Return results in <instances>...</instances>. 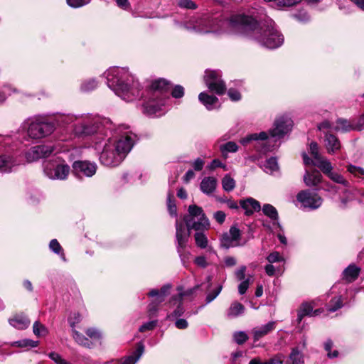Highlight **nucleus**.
<instances>
[{
	"label": "nucleus",
	"instance_id": "20e7f679",
	"mask_svg": "<svg viewBox=\"0 0 364 364\" xmlns=\"http://www.w3.org/2000/svg\"><path fill=\"white\" fill-rule=\"evenodd\" d=\"M62 121L66 124H73V130L75 134L79 136H90L97 133L94 139L96 149L100 148L102 141L105 140L104 137H101V135L107 136V134L104 133V122H105V120H102L98 117H94L88 114L79 116L68 114L63 116ZM106 122L107 123V121Z\"/></svg>",
	"mask_w": 364,
	"mask_h": 364
},
{
	"label": "nucleus",
	"instance_id": "473e14b6",
	"mask_svg": "<svg viewBox=\"0 0 364 364\" xmlns=\"http://www.w3.org/2000/svg\"><path fill=\"white\" fill-rule=\"evenodd\" d=\"M72 332L74 340L79 345L88 348L92 346V342L89 338L85 337L83 334L80 333L75 329H73Z\"/></svg>",
	"mask_w": 364,
	"mask_h": 364
},
{
	"label": "nucleus",
	"instance_id": "37998d69",
	"mask_svg": "<svg viewBox=\"0 0 364 364\" xmlns=\"http://www.w3.org/2000/svg\"><path fill=\"white\" fill-rule=\"evenodd\" d=\"M33 331L38 337L46 336L48 333V328L39 321H36L33 323Z\"/></svg>",
	"mask_w": 364,
	"mask_h": 364
},
{
	"label": "nucleus",
	"instance_id": "e2e57ef3",
	"mask_svg": "<svg viewBox=\"0 0 364 364\" xmlns=\"http://www.w3.org/2000/svg\"><path fill=\"white\" fill-rule=\"evenodd\" d=\"M285 359V355L282 353H277L270 358L269 360L270 364H283Z\"/></svg>",
	"mask_w": 364,
	"mask_h": 364
},
{
	"label": "nucleus",
	"instance_id": "f257e3e1",
	"mask_svg": "<svg viewBox=\"0 0 364 364\" xmlns=\"http://www.w3.org/2000/svg\"><path fill=\"white\" fill-rule=\"evenodd\" d=\"M183 26L199 33L221 31L225 26H228L236 33L249 35L253 32L258 43L269 49L277 48L284 43L283 36L276 28L271 18L264 20V23L259 28L257 21L249 16L235 15L230 20H223L219 16L203 15L199 18L191 19Z\"/></svg>",
	"mask_w": 364,
	"mask_h": 364
},
{
	"label": "nucleus",
	"instance_id": "39448f33",
	"mask_svg": "<svg viewBox=\"0 0 364 364\" xmlns=\"http://www.w3.org/2000/svg\"><path fill=\"white\" fill-rule=\"evenodd\" d=\"M170 82L164 79H159L152 82L149 92L151 94L144 104V111L149 115L156 114L166 105L169 99L168 92L171 89Z\"/></svg>",
	"mask_w": 364,
	"mask_h": 364
},
{
	"label": "nucleus",
	"instance_id": "338daca9",
	"mask_svg": "<svg viewBox=\"0 0 364 364\" xmlns=\"http://www.w3.org/2000/svg\"><path fill=\"white\" fill-rule=\"evenodd\" d=\"M318 129L320 131H323L326 134V133H329L328 132L332 129V127L331 123L328 121H324L318 126Z\"/></svg>",
	"mask_w": 364,
	"mask_h": 364
},
{
	"label": "nucleus",
	"instance_id": "cd10ccee",
	"mask_svg": "<svg viewBox=\"0 0 364 364\" xmlns=\"http://www.w3.org/2000/svg\"><path fill=\"white\" fill-rule=\"evenodd\" d=\"M245 311L244 306L240 302L235 301L232 303L229 309L227 310V316L229 318H235L242 315Z\"/></svg>",
	"mask_w": 364,
	"mask_h": 364
},
{
	"label": "nucleus",
	"instance_id": "bb28decb",
	"mask_svg": "<svg viewBox=\"0 0 364 364\" xmlns=\"http://www.w3.org/2000/svg\"><path fill=\"white\" fill-rule=\"evenodd\" d=\"M263 213L269 218L272 221L274 225H277L280 229H282V226L279 223V215L277 209L270 204H264L262 207Z\"/></svg>",
	"mask_w": 364,
	"mask_h": 364
},
{
	"label": "nucleus",
	"instance_id": "4be33fe9",
	"mask_svg": "<svg viewBox=\"0 0 364 364\" xmlns=\"http://www.w3.org/2000/svg\"><path fill=\"white\" fill-rule=\"evenodd\" d=\"M218 184L217 179L213 176L205 177L200 182V191L207 195H210L215 191Z\"/></svg>",
	"mask_w": 364,
	"mask_h": 364
},
{
	"label": "nucleus",
	"instance_id": "c03bdc74",
	"mask_svg": "<svg viewBox=\"0 0 364 364\" xmlns=\"http://www.w3.org/2000/svg\"><path fill=\"white\" fill-rule=\"evenodd\" d=\"M38 341H34L31 339H23L21 341L13 342L11 344V346H17V347H20V348H23V347L35 348V347L38 346Z\"/></svg>",
	"mask_w": 364,
	"mask_h": 364
},
{
	"label": "nucleus",
	"instance_id": "c9c22d12",
	"mask_svg": "<svg viewBox=\"0 0 364 364\" xmlns=\"http://www.w3.org/2000/svg\"><path fill=\"white\" fill-rule=\"evenodd\" d=\"M336 124L337 125L333 128L335 131H342L346 132L354 130L353 124L346 119H338Z\"/></svg>",
	"mask_w": 364,
	"mask_h": 364
},
{
	"label": "nucleus",
	"instance_id": "6ab92c4d",
	"mask_svg": "<svg viewBox=\"0 0 364 364\" xmlns=\"http://www.w3.org/2000/svg\"><path fill=\"white\" fill-rule=\"evenodd\" d=\"M9 323L16 329L23 330L29 326L31 321L24 314L21 313L16 314L10 318Z\"/></svg>",
	"mask_w": 364,
	"mask_h": 364
},
{
	"label": "nucleus",
	"instance_id": "412c9836",
	"mask_svg": "<svg viewBox=\"0 0 364 364\" xmlns=\"http://www.w3.org/2000/svg\"><path fill=\"white\" fill-rule=\"evenodd\" d=\"M198 100L208 110L220 107L218 98L215 96L210 95L205 92L199 94Z\"/></svg>",
	"mask_w": 364,
	"mask_h": 364
},
{
	"label": "nucleus",
	"instance_id": "9d476101",
	"mask_svg": "<svg viewBox=\"0 0 364 364\" xmlns=\"http://www.w3.org/2000/svg\"><path fill=\"white\" fill-rule=\"evenodd\" d=\"M204 80L206 86L210 90L220 95L225 93L226 86L224 81L221 79L220 71L206 70L204 76Z\"/></svg>",
	"mask_w": 364,
	"mask_h": 364
},
{
	"label": "nucleus",
	"instance_id": "09e8293b",
	"mask_svg": "<svg viewBox=\"0 0 364 364\" xmlns=\"http://www.w3.org/2000/svg\"><path fill=\"white\" fill-rule=\"evenodd\" d=\"M253 279L252 276H249L245 280L241 281L240 284L238 285V292L240 294L242 295L245 294L249 286L251 283H252Z\"/></svg>",
	"mask_w": 364,
	"mask_h": 364
},
{
	"label": "nucleus",
	"instance_id": "3c124183",
	"mask_svg": "<svg viewBox=\"0 0 364 364\" xmlns=\"http://www.w3.org/2000/svg\"><path fill=\"white\" fill-rule=\"evenodd\" d=\"M234 341L239 345L245 343L248 339V336L245 331H237L233 335Z\"/></svg>",
	"mask_w": 364,
	"mask_h": 364
},
{
	"label": "nucleus",
	"instance_id": "58836bf2",
	"mask_svg": "<svg viewBox=\"0 0 364 364\" xmlns=\"http://www.w3.org/2000/svg\"><path fill=\"white\" fill-rule=\"evenodd\" d=\"M346 169L348 173L353 175L354 177L364 179V168L360 166H355L353 164H348Z\"/></svg>",
	"mask_w": 364,
	"mask_h": 364
},
{
	"label": "nucleus",
	"instance_id": "ddd939ff",
	"mask_svg": "<svg viewBox=\"0 0 364 364\" xmlns=\"http://www.w3.org/2000/svg\"><path fill=\"white\" fill-rule=\"evenodd\" d=\"M20 164L18 160L13 154L8 151H2V146H0V171L9 173L11 172L17 166Z\"/></svg>",
	"mask_w": 364,
	"mask_h": 364
},
{
	"label": "nucleus",
	"instance_id": "c756f323",
	"mask_svg": "<svg viewBox=\"0 0 364 364\" xmlns=\"http://www.w3.org/2000/svg\"><path fill=\"white\" fill-rule=\"evenodd\" d=\"M267 3H270L271 6L277 9L283 7H291L301 1V0H264Z\"/></svg>",
	"mask_w": 364,
	"mask_h": 364
},
{
	"label": "nucleus",
	"instance_id": "b1692460",
	"mask_svg": "<svg viewBox=\"0 0 364 364\" xmlns=\"http://www.w3.org/2000/svg\"><path fill=\"white\" fill-rule=\"evenodd\" d=\"M322 175L317 170L306 171L304 176V181L307 186H316L321 183Z\"/></svg>",
	"mask_w": 364,
	"mask_h": 364
},
{
	"label": "nucleus",
	"instance_id": "a19ab883",
	"mask_svg": "<svg viewBox=\"0 0 364 364\" xmlns=\"http://www.w3.org/2000/svg\"><path fill=\"white\" fill-rule=\"evenodd\" d=\"M167 207L168 213L172 216L177 215V208L174 200V196L173 192H168L167 196Z\"/></svg>",
	"mask_w": 364,
	"mask_h": 364
},
{
	"label": "nucleus",
	"instance_id": "f704fd0d",
	"mask_svg": "<svg viewBox=\"0 0 364 364\" xmlns=\"http://www.w3.org/2000/svg\"><path fill=\"white\" fill-rule=\"evenodd\" d=\"M289 359L290 360L289 364H304V355L299 350L298 348H292L291 353L289 355Z\"/></svg>",
	"mask_w": 364,
	"mask_h": 364
},
{
	"label": "nucleus",
	"instance_id": "6e6552de",
	"mask_svg": "<svg viewBox=\"0 0 364 364\" xmlns=\"http://www.w3.org/2000/svg\"><path fill=\"white\" fill-rule=\"evenodd\" d=\"M55 129V124L42 119H36L28 128V134L32 139H41L51 134Z\"/></svg>",
	"mask_w": 364,
	"mask_h": 364
},
{
	"label": "nucleus",
	"instance_id": "864d4df0",
	"mask_svg": "<svg viewBox=\"0 0 364 364\" xmlns=\"http://www.w3.org/2000/svg\"><path fill=\"white\" fill-rule=\"evenodd\" d=\"M177 4L179 7L187 9H196V4L192 0H178Z\"/></svg>",
	"mask_w": 364,
	"mask_h": 364
},
{
	"label": "nucleus",
	"instance_id": "5701e85b",
	"mask_svg": "<svg viewBox=\"0 0 364 364\" xmlns=\"http://www.w3.org/2000/svg\"><path fill=\"white\" fill-rule=\"evenodd\" d=\"M324 141L328 154H334L341 149V146L338 139L331 133H326Z\"/></svg>",
	"mask_w": 364,
	"mask_h": 364
},
{
	"label": "nucleus",
	"instance_id": "f3484780",
	"mask_svg": "<svg viewBox=\"0 0 364 364\" xmlns=\"http://www.w3.org/2000/svg\"><path fill=\"white\" fill-rule=\"evenodd\" d=\"M241 238V232L235 226L232 225L230 227L228 233H224L221 240V245L225 248H229L234 247L237 245V242Z\"/></svg>",
	"mask_w": 364,
	"mask_h": 364
},
{
	"label": "nucleus",
	"instance_id": "dca6fc26",
	"mask_svg": "<svg viewBox=\"0 0 364 364\" xmlns=\"http://www.w3.org/2000/svg\"><path fill=\"white\" fill-rule=\"evenodd\" d=\"M53 151V147L52 146L38 145L32 147L26 154V158L28 162H32L39 159L49 156Z\"/></svg>",
	"mask_w": 364,
	"mask_h": 364
},
{
	"label": "nucleus",
	"instance_id": "0eeeda50",
	"mask_svg": "<svg viewBox=\"0 0 364 364\" xmlns=\"http://www.w3.org/2000/svg\"><path fill=\"white\" fill-rule=\"evenodd\" d=\"M43 171L52 180H65L70 173V166L61 163L58 158L46 161L43 164Z\"/></svg>",
	"mask_w": 364,
	"mask_h": 364
},
{
	"label": "nucleus",
	"instance_id": "1a4fd4ad",
	"mask_svg": "<svg viewBox=\"0 0 364 364\" xmlns=\"http://www.w3.org/2000/svg\"><path fill=\"white\" fill-rule=\"evenodd\" d=\"M296 200L300 203L301 208L309 210H316L318 208L323 202V199L319 195L310 190H303L296 195Z\"/></svg>",
	"mask_w": 364,
	"mask_h": 364
},
{
	"label": "nucleus",
	"instance_id": "4d7b16f0",
	"mask_svg": "<svg viewBox=\"0 0 364 364\" xmlns=\"http://www.w3.org/2000/svg\"><path fill=\"white\" fill-rule=\"evenodd\" d=\"M85 333L92 340L97 341L102 338L100 332L94 328H87Z\"/></svg>",
	"mask_w": 364,
	"mask_h": 364
},
{
	"label": "nucleus",
	"instance_id": "de8ad7c7",
	"mask_svg": "<svg viewBox=\"0 0 364 364\" xmlns=\"http://www.w3.org/2000/svg\"><path fill=\"white\" fill-rule=\"evenodd\" d=\"M343 306L341 297H336L331 300L328 308V311L334 312Z\"/></svg>",
	"mask_w": 364,
	"mask_h": 364
},
{
	"label": "nucleus",
	"instance_id": "7ed1b4c3",
	"mask_svg": "<svg viewBox=\"0 0 364 364\" xmlns=\"http://www.w3.org/2000/svg\"><path fill=\"white\" fill-rule=\"evenodd\" d=\"M136 139V135L131 131H126L118 139L109 137L103 145L100 161L104 166H118L131 151Z\"/></svg>",
	"mask_w": 364,
	"mask_h": 364
},
{
	"label": "nucleus",
	"instance_id": "4468645a",
	"mask_svg": "<svg viewBox=\"0 0 364 364\" xmlns=\"http://www.w3.org/2000/svg\"><path fill=\"white\" fill-rule=\"evenodd\" d=\"M73 168L75 174L79 177H91L96 173L97 165L87 161H77L73 163Z\"/></svg>",
	"mask_w": 364,
	"mask_h": 364
},
{
	"label": "nucleus",
	"instance_id": "2eb2a0df",
	"mask_svg": "<svg viewBox=\"0 0 364 364\" xmlns=\"http://www.w3.org/2000/svg\"><path fill=\"white\" fill-rule=\"evenodd\" d=\"M176 237L177 242L178 252L181 253L188 243L190 237V230L188 227L183 223H179L178 220L176 221Z\"/></svg>",
	"mask_w": 364,
	"mask_h": 364
},
{
	"label": "nucleus",
	"instance_id": "69168bd1",
	"mask_svg": "<svg viewBox=\"0 0 364 364\" xmlns=\"http://www.w3.org/2000/svg\"><path fill=\"white\" fill-rule=\"evenodd\" d=\"M213 218L219 223L223 224L226 218V215L223 211L219 210L214 213Z\"/></svg>",
	"mask_w": 364,
	"mask_h": 364
},
{
	"label": "nucleus",
	"instance_id": "7c9ffc66",
	"mask_svg": "<svg viewBox=\"0 0 364 364\" xmlns=\"http://www.w3.org/2000/svg\"><path fill=\"white\" fill-rule=\"evenodd\" d=\"M310 153L315 160L314 164L318 168V165L322 164L323 161H329L327 159L321 156L318 152V146L316 142H311L310 144Z\"/></svg>",
	"mask_w": 364,
	"mask_h": 364
},
{
	"label": "nucleus",
	"instance_id": "423d86ee",
	"mask_svg": "<svg viewBox=\"0 0 364 364\" xmlns=\"http://www.w3.org/2000/svg\"><path fill=\"white\" fill-rule=\"evenodd\" d=\"M188 214L184 216L183 220L188 229L196 231H205L210 228L209 220L205 216L202 208L196 205L188 207Z\"/></svg>",
	"mask_w": 364,
	"mask_h": 364
},
{
	"label": "nucleus",
	"instance_id": "a18cd8bd",
	"mask_svg": "<svg viewBox=\"0 0 364 364\" xmlns=\"http://www.w3.org/2000/svg\"><path fill=\"white\" fill-rule=\"evenodd\" d=\"M97 82L95 79H90L84 81L81 85V90L90 92L93 90L97 86Z\"/></svg>",
	"mask_w": 364,
	"mask_h": 364
},
{
	"label": "nucleus",
	"instance_id": "79ce46f5",
	"mask_svg": "<svg viewBox=\"0 0 364 364\" xmlns=\"http://www.w3.org/2000/svg\"><path fill=\"white\" fill-rule=\"evenodd\" d=\"M222 186L225 191L230 192L235 188V181L230 175L227 174L222 179Z\"/></svg>",
	"mask_w": 364,
	"mask_h": 364
},
{
	"label": "nucleus",
	"instance_id": "774afa93",
	"mask_svg": "<svg viewBox=\"0 0 364 364\" xmlns=\"http://www.w3.org/2000/svg\"><path fill=\"white\" fill-rule=\"evenodd\" d=\"M354 130L361 131L364 129V114L361 115L358 122L353 124Z\"/></svg>",
	"mask_w": 364,
	"mask_h": 364
},
{
	"label": "nucleus",
	"instance_id": "a211bd4d",
	"mask_svg": "<svg viewBox=\"0 0 364 364\" xmlns=\"http://www.w3.org/2000/svg\"><path fill=\"white\" fill-rule=\"evenodd\" d=\"M277 322L272 321L264 325L255 327L252 330L254 341H258L259 339L267 336L276 328Z\"/></svg>",
	"mask_w": 364,
	"mask_h": 364
},
{
	"label": "nucleus",
	"instance_id": "052dcab7",
	"mask_svg": "<svg viewBox=\"0 0 364 364\" xmlns=\"http://www.w3.org/2000/svg\"><path fill=\"white\" fill-rule=\"evenodd\" d=\"M171 286L168 284L163 286L161 289L159 290V296L158 298H156V300H159V302H163L165 300V297L168 293V290L170 289Z\"/></svg>",
	"mask_w": 364,
	"mask_h": 364
},
{
	"label": "nucleus",
	"instance_id": "f03ea898",
	"mask_svg": "<svg viewBox=\"0 0 364 364\" xmlns=\"http://www.w3.org/2000/svg\"><path fill=\"white\" fill-rule=\"evenodd\" d=\"M105 75L108 87L122 100L130 102L142 97L139 82L126 68L112 67Z\"/></svg>",
	"mask_w": 364,
	"mask_h": 364
},
{
	"label": "nucleus",
	"instance_id": "6e6d98bb",
	"mask_svg": "<svg viewBox=\"0 0 364 364\" xmlns=\"http://www.w3.org/2000/svg\"><path fill=\"white\" fill-rule=\"evenodd\" d=\"M161 302H159V300L156 299L151 301L148 306V314L149 316H152L156 315L158 311V307Z\"/></svg>",
	"mask_w": 364,
	"mask_h": 364
},
{
	"label": "nucleus",
	"instance_id": "e433bc0d",
	"mask_svg": "<svg viewBox=\"0 0 364 364\" xmlns=\"http://www.w3.org/2000/svg\"><path fill=\"white\" fill-rule=\"evenodd\" d=\"M264 171L267 173H273L279 170L277 160L275 157H271L267 159L263 165Z\"/></svg>",
	"mask_w": 364,
	"mask_h": 364
},
{
	"label": "nucleus",
	"instance_id": "bf43d9fd",
	"mask_svg": "<svg viewBox=\"0 0 364 364\" xmlns=\"http://www.w3.org/2000/svg\"><path fill=\"white\" fill-rule=\"evenodd\" d=\"M267 261L269 263H274L282 262L284 260L283 257L280 255L278 252H274L269 254L267 257Z\"/></svg>",
	"mask_w": 364,
	"mask_h": 364
},
{
	"label": "nucleus",
	"instance_id": "49530a36",
	"mask_svg": "<svg viewBox=\"0 0 364 364\" xmlns=\"http://www.w3.org/2000/svg\"><path fill=\"white\" fill-rule=\"evenodd\" d=\"M238 149V146L233 141H229L220 146V151L223 155L228 152H236Z\"/></svg>",
	"mask_w": 364,
	"mask_h": 364
},
{
	"label": "nucleus",
	"instance_id": "aec40b11",
	"mask_svg": "<svg viewBox=\"0 0 364 364\" xmlns=\"http://www.w3.org/2000/svg\"><path fill=\"white\" fill-rule=\"evenodd\" d=\"M241 208L245 210L246 215H251L255 212L259 211L261 209L260 203L252 198H248L240 201Z\"/></svg>",
	"mask_w": 364,
	"mask_h": 364
},
{
	"label": "nucleus",
	"instance_id": "680f3d73",
	"mask_svg": "<svg viewBox=\"0 0 364 364\" xmlns=\"http://www.w3.org/2000/svg\"><path fill=\"white\" fill-rule=\"evenodd\" d=\"M156 324H157L156 320L149 321V322L144 323L142 326H141L139 330L140 332H145L146 331H150V330L154 329L156 326Z\"/></svg>",
	"mask_w": 364,
	"mask_h": 364
},
{
	"label": "nucleus",
	"instance_id": "8fccbe9b",
	"mask_svg": "<svg viewBox=\"0 0 364 364\" xmlns=\"http://www.w3.org/2000/svg\"><path fill=\"white\" fill-rule=\"evenodd\" d=\"M333 346V343L330 339L327 340L324 343V349L326 350V351L328 352L327 355L329 358H334L338 357V350H334V351L331 352V349H332Z\"/></svg>",
	"mask_w": 364,
	"mask_h": 364
},
{
	"label": "nucleus",
	"instance_id": "4c0bfd02",
	"mask_svg": "<svg viewBox=\"0 0 364 364\" xmlns=\"http://www.w3.org/2000/svg\"><path fill=\"white\" fill-rule=\"evenodd\" d=\"M194 238L196 244L198 247L205 249L208 247V240L203 231H196Z\"/></svg>",
	"mask_w": 364,
	"mask_h": 364
},
{
	"label": "nucleus",
	"instance_id": "5fc2aeb1",
	"mask_svg": "<svg viewBox=\"0 0 364 364\" xmlns=\"http://www.w3.org/2000/svg\"><path fill=\"white\" fill-rule=\"evenodd\" d=\"M222 285H219L215 289L208 293L205 298L206 304H209L213 301L220 293L222 290Z\"/></svg>",
	"mask_w": 364,
	"mask_h": 364
},
{
	"label": "nucleus",
	"instance_id": "2f4dec72",
	"mask_svg": "<svg viewBox=\"0 0 364 364\" xmlns=\"http://www.w3.org/2000/svg\"><path fill=\"white\" fill-rule=\"evenodd\" d=\"M268 139V134L265 132H261L259 133H254L249 134L241 139L240 142L245 145L250 142L251 141H266Z\"/></svg>",
	"mask_w": 364,
	"mask_h": 364
},
{
	"label": "nucleus",
	"instance_id": "0e129e2a",
	"mask_svg": "<svg viewBox=\"0 0 364 364\" xmlns=\"http://www.w3.org/2000/svg\"><path fill=\"white\" fill-rule=\"evenodd\" d=\"M246 269V266L242 265L235 271V275L238 281H242L245 279Z\"/></svg>",
	"mask_w": 364,
	"mask_h": 364
},
{
	"label": "nucleus",
	"instance_id": "13d9d810",
	"mask_svg": "<svg viewBox=\"0 0 364 364\" xmlns=\"http://www.w3.org/2000/svg\"><path fill=\"white\" fill-rule=\"evenodd\" d=\"M171 95L174 98H181L184 95V88L181 85H176L171 90Z\"/></svg>",
	"mask_w": 364,
	"mask_h": 364
},
{
	"label": "nucleus",
	"instance_id": "9b49d317",
	"mask_svg": "<svg viewBox=\"0 0 364 364\" xmlns=\"http://www.w3.org/2000/svg\"><path fill=\"white\" fill-rule=\"evenodd\" d=\"M292 125V120L287 117L282 116L277 118L273 127L269 131L270 136L275 141L282 139L291 131Z\"/></svg>",
	"mask_w": 364,
	"mask_h": 364
},
{
	"label": "nucleus",
	"instance_id": "a878e982",
	"mask_svg": "<svg viewBox=\"0 0 364 364\" xmlns=\"http://www.w3.org/2000/svg\"><path fill=\"white\" fill-rule=\"evenodd\" d=\"M360 272V269L355 264H350L343 272V279L348 282H352L355 281Z\"/></svg>",
	"mask_w": 364,
	"mask_h": 364
},
{
	"label": "nucleus",
	"instance_id": "f8f14e48",
	"mask_svg": "<svg viewBox=\"0 0 364 364\" xmlns=\"http://www.w3.org/2000/svg\"><path fill=\"white\" fill-rule=\"evenodd\" d=\"M318 168L334 183L341 185L345 188L350 187V182L342 174L333 171L330 161H323L318 165Z\"/></svg>",
	"mask_w": 364,
	"mask_h": 364
},
{
	"label": "nucleus",
	"instance_id": "c85d7f7f",
	"mask_svg": "<svg viewBox=\"0 0 364 364\" xmlns=\"http://www.w3.org/2000/svg\"><path fill=\"white\" fill-rule=\"evenodd\" d=\"M144 351V346L142 343H139L136 349L132 355L128 356L122 364H135L141 358Z\"/></svg>",
	"mask_w": 364,
	"mask_h": 364
},
{
	"label": "nucleus",
	"instance_id": "ea45409f",
	"mask_svg": "<svg viewBox=\"0 0 364 364\" xmlns=\"http://www.w3.org/2000/svg\"><path fill=\"white\" fill-rule=\"evenodd\" d=\"M49 247H50V250L53 251L54 253L60 255V258L63 261H66L65 256L63 252V250L56 239L51 240V241L50 242V244H49Z\"/></svg>",
	"mask_w": 364,
	"mask_h": 364
},
{
	"label": "nucleus",
	"instance_id": "393cba45",
	"mask_svg": "<svg viewBox=\"0 0 364 364\" xmlns=\"http://www.w3.org/2000/svg\"><path fill=\"white\" fill-rule=\"evenodd\" d=\"M184 295L185 294L183 293H179L178 294L172 296L170 303L173 302L174 304L178 303V304L176 309L171 314L167 315V319H170L172 317H179L184 314L185 310L182 304L183 297Z\"/></svg>",
	"mask_w": 364,
	"mask_h": 364
},
{
	"label": "nucleus",
	"instance_id": "72a5a7b5",
	"mask_svg": "<svg viewBox=\"0 0 364 364\" xmlns=\"http://www.w3.org/2000/svg\"><path fill=\"white\" fill-rule=\"evenodd\" d=\"M319 312L318 309L315 310L313 312V307L311 304H302L299 313H298V322L300 323L305 316H314L317 315Z\"/></svg>",
	"mask_w": 364,
	"mask_h": 364
},
{
	"label": "nucleus",
	"instance_id": "603ef678",
	"mask_svg": "<svg viewBox=\"0 0 364 364\" xmlns=\"http://www.w3.org/2000/svg\"><path fill=\"white\" fill-rule=\"evenodd\" d=\"M91 0H66V2L71 8H80L88 4Z\"/></svg>",
	"mask_w": 364,
	"mask_h": 364
}]
</instances>
